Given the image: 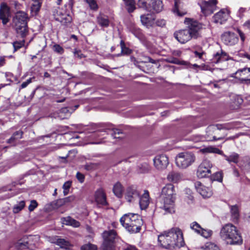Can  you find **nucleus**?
Listing matches in <instances>:
<instances>
[{
  "mask_svg": "<svg viewBox=\"0 0 250 250\" xmlns=\"http://www.w3.org/2000/svg\"><path fill=\"white\" fill-rule=\"evenodd\" d=\"M76 154L77 151L75 149L69 150L67 156L65 157H63V163L65 161H71L73 160L76 157Z\"/></svg>",
  "mask_w": 250,
  "mask_h": 250,
  "instance_id": "obj_39",
  "label": "nucleus"
},
{
  "mask_svg": "<svg viewBox=\"0 0 250 250\" xmlns=\"http://www.w3.org/2000/svg\"><path fill=\"white\" fill-rule=\"evenodd\" d=\"M220 234L221 238L227 244H240L242 242L241 236L238 233L236 228L231 224H228L223 226Z\"/></svg>",
  "mask_w": 250,
  "mask_h": 250,
  "instance_id": "obj_4",
  "label": "nucleus"
},
{
  "mask_svg": "<svg viewBox=\"0 0 250 250\" xmlns=\"http://www.w3.org/2000/svg\"><path fill=\"white\" fill-rule=\"evenodd\" d=\"M24 41H23L22 42H15L13 43V46L15 49V51L17 50L18 49L21 48L22 46L24 45Z\"/></svg>",
  "mask_w": 250,
  "mask_h": 250,
  "instance_id": "obj_54",
  "label": "nucleus"
},
{
  "mask_svg": "<svg viewBox=\"0 0 250 250\" xmlns=\"http://www.w3.org/2000/svg\"><path fill=\"white\" fill-rule=\"evenodd\" d=\"M69 127L68 126H63V137L65 139L71 140L74 138H78L79 137L77 134L74 132L68 130L66 132H64L65 129H68Z\"/></svg>",
  "mask_w": 250,
  "mask_h": 250,
  "instance_id": "obj_31",
  "label": "nucleus"
},
{
  "mask_svg": "<svg viewBox=\"0 0 250 250\" xmlns=\"http://www.w3.org/2000/svg\"><path fill=\"white\" fill-rule=\"evenodd\" d=\"M25 202L24 201H21L18 204L14 205L13 208V212L14 213H18L21 211L25 207Z\"/></svg>",
  "mask_w": 250,
  "mask_h": 250,
  "instance_id": "obj_38",
  "label": "nucleus"
},
{
  "mask_svg": "<svg viewBox=\"0 0 250 250\" xmlns=\"http://www.w3.org/2000/svg\"><path fill=\"white\" fill-rule=\"evenodd\" d=\"M72 247V245L69 242L63 239V250H73Z\"/></svg>",
  "mask_w": 250,
  "mask_h": 250,
  "instance_id": "obj_57",
  "label": "nucleus"
},
{
  "mask_svg": "<svg viewBox=\"0 0 250 250\" xmlns=\"http://www.w3.org/2000/svg\"><path fill=\"white\" fill-rule=\"evenodd\" d=\"M222 174L220 172H215L211 177V179L214 181H217L219 182H222Z\"/></svg>",
  "mask_w": 250,
  "mask_h": 250,
  "instance_id": "obj_52",
  "label": "nucleus"
},
{
  "mask_svg": "<svg viewBox=\"0 0 250 250\" xmlns=\"http://www.w3.org/2000/svg\"><path fill=\"white\" fill-rule=\"evenodd\" d=\"M53 48L54 51L59 53H61L62 51V48L58 44L53 45Z\"/></svg>",
  "mask_w": 250,
  "mask_h": 250,
  "instance_id": "obj_60",
  "label": "nucleus"
},
{
  "mask_svg": "<svg viewBox=\"0 0 250 250\" xmlns=\"http://www.w3.org/2000/svg\"><path fill=\"white\" fill-rule=\"evenodd\" d=\"M195 160V156L191 152L179 153L175 157L176 166L179 168H186L190 166Z\"/></svg>",
  "mask_w": 250,
  "mask_h": 250,
  "instance_id": "obj_7",
  "label": "nucleus"
},
{
  "mask_svg": "<svg viewBox=\"0 0 250 250\" xmlns=\"http://www.w3.org/2000/svg\"><path fill=\"white\" fill-rule=\"evenodd\" d=\"M120 45L121 47V54L128 55L131 53V50L125 46L123 41L122 40L121 41Z\"/></svg>",
  "mask_w": 250,
  "mask_h": 250,
  "instance_id": "obj_42",
  "label": "nucleus"
},
{
  "mask_svg": "<svg viewBox=\"0 0 250 250\" xmlns=\"http://www.w3.org/2000/svg\"><path fill=\"white\" fill-rule=\"evenodd\" d=\"M16 246L20 249H26L30 248L29 242L27 241H25L24 240H19L17 242Z\"/></svg>",
  "mask_w": 250,
  "mask_h": 250,
  "instance_id": "obj_40",
  "label": "nucleus"
},
{
  "mask_svg": "<svg viewBox=\"0 0 250 250\" xmlns=\"http://www.w3.org/2000/svg\"><path fill=\"white\" fill-rule=\"evenodd\" d=\"M168 239L171 241H173L172 248L181 247L184 246L185 242L184 240L183 232L182 230L177 227L172 228L170 229L165 231Z\"/></svg>",
  "mask_w": 250,
  "mask_h": 250,
  "instance_id": "obj_6",
  "label": "nucleus"
},
{
  "mask_svg": "<svg viewBox=\"0 0 250 250\" xmlns=\"http://www.w3.org/2000/svg\"><path fill=\"white\" fill-rule=\"evenodd\" d=\"M48 241L52 243H54L60 247L61 249H62V239L59 238L58 236H54L48 238Z\"/></svg>",
  "mask_w": 250,
  "mask_h": 250,
  "instance_id": "obj_37",
  "label": "nucleus"
},
{
  "mask_svg": "<svg viewBox=\"0 0 250 250\" xmlns=\"http://www.w3.org/2000/svg\"><path fill=\"white\" fill-rule=\"evenodd\" d=\"M71 184L72 182L70 181H68L63 184V195H66L69 193Z\"/></svg>",
  "mask_w": 250,
  "mask_h": 250,
  "instance_id": "obj_51",
  "label": "nucleus"
},
{
  "mask_svg": "<svg viewBox=\"0 0 250 250\" xmlns=\"http://www.w3.org/2000/svg\"><path fill=\"white\" fill-rule=\"evenodd\" d=\"M62 205V200L60 199L52 202L50 206L52 209H56L59 208Z\"/></svg>",
  "mask_w": 250,
  "mask_h": 250,
  "instance_id": "obj_44",
  "label": "nucleus"
},
{
  "mask_svg": "<svg viewBox=\"0 0 250 250\" xmlns=\"http://www.w3.org/2000/svg\"><path fill=\"white\" fill-rule=\"evenodd\" d=\"M31 82H32L31 78H29V79L27 80L25 82H24L21 83V88H25Z\"/></svg>",
  "mask_w": 250,
  "mask_h": 250,
  "instance_id": "obj_61",
  "label": "nucleus"
},
{
  "mask_svg": "<svg viewBox=\"0 0 250 250\" xmlns=\"http://www.w3.org/2000/svg\"><path fill=\"white\" fill-rule=\"evenodd\" d=\"M27 17L23 12H18L14 17L13 22L18 34L24 37L27 32Z\"/></svg>",
  "mask_w": 250,
  "mask_h": 250,
  "instance_id": "obj_5",
  "label": "nucleus"
},
{
  "mask_svg": "<svg viewBox=\"0 0 250 250\" xmlns=\"http://www.w3.org/2000/svg\"><path fill=\"white\" fill-rule=\"evenodd\" d=\"M140 191L138 188L132 186L127 188L125 194V199L128 202H133L140 197Z\"/></svg>",
  "mask_w": 250,
  "mask_h": 250,
  "instance_id": "obj_13",
  "label": "nucleus"
},
{
  "mask_svg": "<svg viewBox=\"0 0 250 250\" xmlns=\"http://www.w3.org/2000/svg\"><path fill=\"white\" fill-rule=\"evenodd\" d=\"M98 23L102 27H107L109 25L108 17L103 14H100L97 17Z\"/></svg>",
  "mask_w": 250,
  "mask_h": 250,
  "instance_id": "obj_27",
  "label": "nucleus"
},
{
  "mask_svg": "<svg viewBox=\"0 0 250 250\" xmlns=\"http://www.w3.org/2000/svg\"><path fill=\"white\" fill-rule=\"evenodd\" d=\"M217 0H210L208 1L204 0L198 2L203 14L207 16L211 14L216 8Z\"/></svg>",
  "mask_w": 250,
  "mask_h": 250,
  "instance_id": "obj_10",
  "label": "nucleus"
},
{
  "mask_svg": "<svg viewBox=\"0 0 250 250\" xmlns=\"http://www.w3.org/2000/svg\"><path fill=\"white\" fill-rule=\"evenodd\" d=\"M194 186L197 192L204 198H209L212 194L211 188L205 186L200 182H196L194 184Z\"/></svg>",
  "mask_w": 250,
  "mask_h": 250,
  "instance_id": "obj_15",
  "label": "nucleus"
},
{
  "mask_svg": "<svg viewBox=\"0 0 250 250\" xmlns=\"http://www.w3.org/2000/svg\"><path fill=\"white\" fill-rule=\"evenodd\" d=\"M186 194L187 195V197L188 200L191 202L193 199L192 191L189 188H186L185 190Z\"/></svg>",
  "mask_w": 250,
  "mask_h": 250,
  "instance_id": "obj_55",
  "label": "nucleus"
},
{
  "mask_svg": "<svg viewBox=\"0 0 250 250\" xmlns=\"http://www.w3.org/2000/svg\"><path fill=\"white\" fill-rule=\"evenodd\" d=\"M182 0H174V7L173 12L179 16H183L186 14V11L183 9Z\"/></svg>",
  "mask_w": 250,
  "mask_h": 250,
  "instance_id": "obj_21",
  "label": "nucleus"
},
{
  "mask_svg": "<svg viewBox=\"0 0 250 250\" xmlns=\"http://www.w3.org/2000/svg\"><path fill=\"white\" fill-rule=\"evenodd\" d=\"M74 54L75 57L77 58H82L83 57V54L81 53V51L80 50H76L74 52Z\"/></svg>",
  "mask_w": 250,
  "mask_h": 250,
  "instance_id": "obj_64",
  "label": "nucleus"
},
{
  "mask_svg": "<svg viewBox=\"0 0 250 250\" xmlns=\"http://www.w3.org/2000/svg\"><path fill=\"white\" fill-rule=\"evenodd\" d=\"M165 231L158 235V241L159 245L163 248L170 249L172 248L173 241L169 240Z\"/></svg>",
  "mask_w": 250,
  "mask_h": 250,
  "instance_id": "obj_17",
  "label": "nucleus"
},
{
  "mask_svg": "<svg viewBox=\"0 0 250 250\" xmlns=\"http://www.w3.org/2000/svg\"><path fill=\"white\" fill-rule=\"evenodd\" d=\"M186 22L188 25V28L179 30L174 33V37L181 43H185L192 38H197L198 32L202 28V24L191 19H186Z\"/></svg>",
  "mask_w": 250,
  "mask_h": 250,
  "instance_id": "obj_2",
  "label": "nucleus"
},
{
  "mask_svg": "<svg viewBox=\"0 0 250 250\" xmlns=\"http://www.w3.org/2000/svg\"><path fill=\"white\" fill-rule=\"evenodd\" d=\"M9 10L5 3H2L0 8V19L2 20L3 24L5 25L8 21Z\"/></svg>",
  "mask_w": 250,
  "mask_h": 250,
  "instance_id": "obj_19",
  "label": "nucleus"
},
{
  "mask_svg": "<svg viewBox=\"0 0 250 250\" xmlns=\"http://www.w3.org/2000/svg\"><path fill=\"white\" fill-rule=\"evenodd\" d=\"M117 237V234L113 229L105 230L103 233L104 242L114 243L115 239Z\"/></svg>",
  "mask_w": 250,
  "mask_h": 250,
  "instance_id": "obj_20",
  "label": "nucleus"
},
{
  "mask_svg": "<svg viewBox=\"0 0 250 250\" xmlns=\"http://www.w3.org/2000/svg\"><path fill=\"white\" fill-rule=\"evenodd\" d=\"M164 8L162 1L160 0H152L150 12L158 13L161 12Z\"/></svg>",
  "mask_w": 250,
  "mask_h": 250,
  "instance_id": "obj_24",
  "label": "nucleus"
},
{
  "mask_svg": "<svg viewBox=\"0 0 250 250\" xmlns=\"http://www.w3.org/2000/svg\"><path fill=\"white\" fill-rule=\"evenodd\" d=\"M121 134H122V132L119 129H115L113 130L112 135L114 138H120L119 135Z\"/></svg>",
  "mask_w": 250,
  "mask_h": 250,
  "instance_id": "obj_58",
  "label": "nucleus"
},
{
  "mask_svg": "<svg viewBox=\"0 0 250 250\" xmlns=\"http://www.w3.org/2000/svg\"><path fill=\"white\" fill-rule=\"evenodd\" d=\"M23 132L21 131H17L14 132L10 139L7 140V143L9 144H14L16 141L21 139L22 137Z\"/></svg>",
  "mask_w": 250,
  "mask_h": 250,
  "instance_id": "obj_32",
  "label": "nucleus"
},
{
  "mask_svg": "<svg viewBox=\"0 0 250 250\" xmlns=\"http://www.w3.org/2000/svg\"><path fill=\"white\" fill-rule=\"evenodd\" d=\"M221 39L225 44L229 45H234L238 41L237 36L230 31L224 32L221 36Z\"/></svg>",
  "mask_w": 250,
  "mask_h": 250,
  "instance_id": "obj_14",
  "label": "nucleus"
},
{
  "mask_svg": "<svg viewBox=\"0 0 250 250\" xmlns=\"http://www.w3.org/2000/svg\"><path fill=\"white\" fill-rule=\"evenodd\" d=\"M76 197L74 195H71L65 198H63V205H69L75 201Z\"/></svg>",
  "mask_w": 250,
  "mask_h": 250,
  "instance_id": "obj_48",
  "label": "nucleus"
},
{
  "mask_svg": "<svg viewBox=\"0 0 250 250\" xmlns=\"http://www.w3.org/2000/svg\"><path fill=\"white\" fill-rule=\"evenodd\" d=\"M176 191L174 186L172 184H167L161 191L158 205L165 213H172L175 212V201Z\"/></svg>",
  "mask_w": 250,
  "mask_h": 250,
  "instance_id": "obj_1",
  "label": "nucleus"
},
{
  "mask_svg": "<svg viewBox=\"0 0 250 250\" xmlns=\"http://www.w3.org/2000/svg\"><path fill=\"white\" fill-rule=\"evenodd\" d=\"M190 228L199 234L201 232V229H202V228L196 222H194L191 224Z\"/></svg>",
  "mask_w": 250,
  "mask_h": 250,
  "instance_id": "obj_46",
  "label": "nucleus"
},
{
  "mask_svg": "<svg viewBox=\"0 0 250 250\" xmlns=\"http://www.w3.org/2000/svg\"><path fill=\"white\" fill-rule=\"evenodd\" d=\"M230 208L232 218L233 220L237 221L239 217L238 206L237 205L231 206Z\"/></svg>",
  "mask_w": 250,
  "mask_h": 250,
  "instance_id": "obj_36",
  "label": "nucleus"
},
{
  "mask_svg": "<svg viewBox=\"0 0 250 250\" xmlns=\"http://www.w3.org/2000/svg\"><path fill=\"white\" fill-rule=\"evenodd\" d=\"M202 250H220L219 247L215 244L212 243H207Z\"/></svg>",
  "mask_w": 250,
  "mask_h": 250,
  "instance_id": "obj_41",
  "label": "nucleus"
},
{
  "mask_svg": "<svg viewBox=\"0 0 250 250\" xmlns=\"http://www.w3.org/2000/svg\"><path fill=\"white\" fill-rule=\"evenodd\" d=\"M167 179L169 182L177 183L183 179V176L179 172L171 171L168 174Z\"/></svg>",
  "mask_w": 250,
  "mask_h": 250,
  "instance_id": "obj_26",
  "label": "nucleus"
},
{
  "mask_svg": "<svg viewBox=\"0 0 250 250\" xmlns=\"http://www.w3.org/2000/svg\"><path fill=\"white\" fill-rule=\"evenodd\" d=\"M95 198L98 204L102 205L107 204L106 195L102 188H99L96 190L95 194Z\"/></svg>",
  "mask_w": 250,
  "mask_h": 250,
  "instance_id": "obj_22",
  "label": "nucleus"
},
{
  "mask_svg": "<svg viewBox=\"0 0 250 250\" xmlns=\"http://www.w3.org/2000/svg\"><path fill=\"white\" fill-rule=\"evenodd\" d=\"M154 165L158 170L166 169L169 164V159L167 155L164 154L158 155L153 159Z\"/></svg>",
  "mask_w": 250,
  "mask_h": 250,
  "instance_id": "obj_12",
  "label": "nucleus"
},
{
  "mask_svg": "<svg viewBox=\"0 0 250 250\" xmlns=\"http://www.w3.org/2000/svg\"><path fill=\"white\" fill-rule=\"evenodd\" d=\"M113 191L114 194L118 197H121L123 193V188L120 183H116L113 188Z\"/></svg>",
  "mask_w": 250,
  "mask_h": 250,
  "instance_id": "obj_35",
  "label": "nucleus"
},
{
  "mask_svg": "<svg viewBox=\"0 0 250 250\" xmlns=\"http://www.w3.org/2000/svg\"><path fill=\"white\" fill-rule=\"evenodd\" d=\"M38 206V203L36 200H33L30 202V204L28 207V209L31 212L33 211Z\"/></svg>",
  "mask_w": 250,
  "mask_h": 250,
  "instance_id": "obj_53",
  "label": "nucleus"
},
{
  "mask_svg": "<svg viewBox=\"0 0 250 250\" xmlns=\"http://www.w3.org/2000/svg\"><path fill=\"white\" fill-rule=\"evenodd\" d=\"M166 21L164 19H159L156 21V24L157 26L163 27L166 25Z\"/></svg>",
  "mask_w": 250,
  "mask_h": 250,
  "instance_id": "obj_59",
  "label": "nucleus"
},
{
  "mask_svg": "<svg viewBox=\"0 0 250 250\" xmlns=\"http://www.w3.org/2000/svg\"><path fill=\"white\" fill-rule=\"evenodd\" d=\"M228 18L229 13L227 10L222 9L214 15L213 20L215 23L222 24L227 21Z\"/></svg>",
  "mask_w": 250,
  "mask_h": 250,
  "instance_id": "obj_16",
  "label": "nucleus"
},
{
  "mask_svg": "<svg viewBox=\"0 0 250 250\" xmlns=\"http://www.w3.org/2000/svg\"><path fill=\"white\" fill-rule=\"evenodd\" d=\"M78 106V105H75L74 107L70 106L63 107V119L68 118L71 113L76 110Z\"/></svg>",
  "mask_w": 250,
  "mask_h": 250,
  "instance_id": "obj_33",
  "label": "nucleus"
},
{
  "mask_svg": "<svg viewBox=\"0 0 250 250\" xmlns=\"http://www.w3.org/2000/svg\"><path fill=\"white\" fill-rule=\"evenodd\" d=\"M63 224L71 226L75 228L79 227L80 226V223L78 221L69 216L63 218Z\"/></svg>",
  "mask_w": 250,
  "mask_h": 250,
  "instance_id": "obj_30",
  "label": "nucleus"
},
{
  "mask_svg": "<svg viewBox=\"0 0 250 250\" xmlns=\"http://www.w3.org/2000/svg\"><path fill=\"white\" fill-rule=\"evenodd\" d=\"M126 9L129 13H132L136 9V2L134 0H124Z\"/></svg>",
  "mask_w": 250,
  "mask_h": 250,
  "instance_id": "obj_34",
  "label": "nucleus"
},
{
  "mask_svg": "<svg viewBox=\"0 0 250 250\" xmlns=\"http://www.w3.org/2000/svg\"><path fill=\"white\" fill-rule=\"evenodd\" d=\"M201 150L203 153H213L221 154L229 163L233 162L237 164L239 161V155L237 153L233 152L229 156H227L224 154L221 150L213 146L206 147Z\"/></svg>",
  "mask_w": 250,
  "mask_h": 250,
  "instance_id": "obj_9",
  "label": "nucleus"
},
{
  "mask_svg": "<svg viewBox=\"0 0 250 250\" xmlns=\"http://www.w3.org/2000/svg\"><path fill=\"white\" fill-rule=\"evenodd\" d=\"M236 77L242 82H250V68H244L238 70L235 73Z\"/></svg>",
  "mask_w": 250,
  "mask_h": 250,
  "instance_id": "obj_18",
  "label": "nucleus"
},
{
  "mask_svg": "<svg viewBox=\"0 0 250 250\" xmlns=\"http://www.w3.org/2000/svg\"><path fill=\"white\" fill-rule=\"evenodd\" d=\"M166 61L167 62L174 63V64H179L180 63V61L178 59L173 58V57H170V58H167L166 59Z\"/></svg>",
  "mask_w": 250,
  "mask_h": 250,
  "instance_id": "obj_56",
  "label": "nucleus"
},
{
  "mask_svg": "<svg viewBox=\"0 0 250 250\" xmlns=\"http://www.w3.org/2000/svg\"><path fill=\"white\" fill-rule=\"evenodd\" d=\"M102 250H115L114 243L104 242L102 245Z\"/></svg>",
  "mask_w": 250,
  "mask_h": 250,
  "instance_id": "obj_49",
  "label": "nucleus"
},
{
  "mask_svg": "<svg viewBox=\"0 0 250 250\" xmlns=\"http://www.w3.org/2000/svg\"><path fill=\"white\" fill-rule=\"evenodd\" d=\"M226 125H216L208 126L206 130V138L208 141L220 140L223 139V136H217V133H219L221 130L229 129Z\"/></svg>",
  "mask_w": 250,
  "mask_h": 250,
  "instance_id": "obj_8",
  "label": "nucleus"
},
{
  "mask_svg": "<svg viewBox=\"0 0 250 250\" xmlns=\"http://www.w3.org/2000/svg\"><path fill=\"white\" fill-rule=\"evenodd\" d=\"M122 225L129 232H139L143 225V220L138 214L127 213L125 214L120 219Z\"/></svg>",
  "mask_w": 250,
  "mask_h": 250,
  "instance_id": "obj_3",
  "label": "nucleus"
},
{
  "mask_svg": "<svg viewBox=\"0 0 250 250\" xmlns=\"http://www.w3.org/2000/svg\"><path fill=\"white\" fill-rule=\"evenodd\" d=\"M76 177L78 180L81 182L83 183L84 181V175L81 173L80 172H78L76 174Z\"/></svg>",
  "mask_w": 250,
  "mask_h": 250,
  "instance_id": "obj_62",
  "label": "nucleus"
},
{
  "mask_svg": "<svg viewBox=\"0 0 250 250\" xmlns=\"http://www.w3.org/2000/svg\"><path fill=\"white\" fill-rule=\"evenodd\" d=\"M85 1L91 9L93 10H97L98 9V6L95 0H85Z\"/></svg>",
  "mask_w": 250,
  "mask_h": 250,
  "instance_id": "obj_50",
  "label": "nucleus"
},
{
  "mask_svg": "<svg viewBox=\"0 0 250 250\" xmlns=\"http://www.w3.org/2000/svg\"><path fill=\"white\" fill-rule=\"evenodd\" d=\"M199 234L205 238H208L212 235V231L210 229H205L202 228Z\"/></svg>",
  "mask_w": 250,
  "mask_h": 250,
  "instance_id": "obj_45",
  "label": "nucleus"
},
{
  "mask_svg": "<svg viewBox=\"0 0 250 250\" xmlns=\"http://www.w3.org/2000/svg\"><path fill=\"white\" fill-rule=\"evenodd\" d=\"M154 19L150 14L142 15L141 16V21L143 24L147 26H150L153 23Z\"/></svg>",
  "mask_w": 250,
  "mask_h": 250,
  "instance_id": "obj_28",
  "label": "nucleus"
},
{
  "mask_svg": "<svg viewBox=\"0 0 250 250\" xmlns=\"http://www.w3.org/2000/svg\"><path fill=\"white\" fill-rule=\"evenodd\" d=\"M212 164L208 160H204L199 166L197 175L200 178H203L209 176L211 174Z\"/></svg>",
  "mask_w": 250,
  "mask_h": 250,
  "instance_id": "obj_11",
  "label": "nucleus"
},
{
  "mask_svg": "<svg viewBox=\"0 0 250 250\" xmlns=\"http://www.w3.org/2000/svg\"><path fill=\"white\" fill-rule=\"evenodd\" d=\"M228 58V56L227 54L221 50L220 52H218L213 55L212 61L213 63H218L227 61Z\"/></svg>",
  "mask_w": 250,
  "mask_h": 250,
  "instance_id": "obj_25",
  "label": "nucleus"
},
{
  "mask_svg": "<svg viewBox=\"0 0 250 250\" xmlns=\"http://www.w3.org/2000/svg\"><path fill=\"white\" fill-rule=\"evenodd\" d=\"M237 33H238L240 37V39H241V40L242 41V42H244L245 40V34L243 33V32H242L241 30H240L239 29H237Z\"/></svg>",
  "mask_w": 250,
  "mask_h": 250,
  "instance_id": "obj_63",
  "label": "nucleus"
},
{
  "mask_svg": "<svg viewBox=\"0 0 250 250\" xmlns=\"http://www.w3.org/2000/svg\"><path fill=\"white\" fill-rule=\"evenodd\" d=\"M97 246L91 243L84 244L81 247V250H97Z\"/></svg>",
  "mask_w": 250,
  "mask_h": 250,
  "instance_id": "obj_47",
  "label": "nucleus"
},
{
  "mask_svg": "<svg viewBox=\"0 0 250 250\" xmlns=\"http://www.w3.org/2000/svg\"><path fill=\"white\" fill-rule=\"evenodd\" d=\"M151 1L152 0H138L137 5L139 8L150 12Z\"/></svg>",
  "mask_w": 250,
  "mask_h": 250,
  "instance_id": "obj_29",
  "label": "nucleus"
},
{
  "mask_svg": "<svg viewBox=\"0 0 250 250\" xmlns=\"http://www.w3.org/2000/svg\"><path fill=\"white\" fill-rule=\"evenodd\" d=\"M139 204L141 209H146L149 204V195L147 190H145L141 196L140 195Z\"/></svg>",
  "mask_w": 250,
  "mask_h": 250,
  "instance_id": "obj_23",
  "label": "nucleus"
},
{
  "mask_svg": "<svg viewBox=\"0 0 250 250\" xmlns=\"http://www.w3.org/2000/svg\"><path fill=\"white\" fill-rule=\"evenodd\" d=\"M42 4L41 3H33L31 7V12L33 15H36L39 11Z\"/></svg>",
  "mask_w": 250,
  "mask_h": 250,
  "instance_id": "obj_43",
  "label": "nucleus"
}]
</instances>
